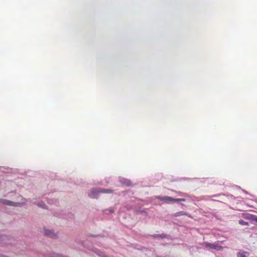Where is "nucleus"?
<instances>
[{
	"label": "nucleus",
	"instance_id": "3",
	"mask_svg": "<svg viewBox=\"0 0 257 257\" xmlns=\"http://www.w3.org/2000/svg\"><path fill=\"white\" fill-rule=\"evenodd\" d=\"M203 244L206 247L213 248L217 250H222L223 248L222 246L218 245L217 243H210L208 242H204Z\"/></svg>",
	"mask_w": 257,
	"mask_h": 257
},
{
	"label": "nucleus",
	"instance_id": "10",
	"mask_svg": "<svg viewBox=\"0 0 257 257\" xmlns=\"http://www.w3.org/2000/svg\"><path fill=\"white\" fill-rule=\"evenodd\" d=\"M50 257H64V256H62L61 255H59V254H58L54 253Z\"/></svg>",
	"mask_w": 257,
	"mask_h": 257
},
{
	"label": "nucleus",
	"instance_id": "5",
	"mask_svg": "<svg viewBox=\"0 0 257 257\" xmlns=\"http://www.w3.org/2000/svg\"><path fill=\"white\" fill-rule=\"evenodd\" d=\"M44 233L45 235L51 238H55L57 236V234L50 230L45 229Z\"/></svg>",
	"mask_w": 257,
	"mask_h": 257
},
{
	"label": "nucleus",
	"instance_id": "1",
	"mask_svg": "<svg viewBox=\"0 0 257 257\" xmlns=\"http://www.w3.org/2000/svg\"><path fill=\"white\" fill-rule=\"evenodd\" d=\"M157 198L161 201H165L167 203L176 202H185L186 200L184 198L175 199L169 196H158Z\"/></svg>",
	"mask_w": 257,
	"mask_h": 257
},
{
	"label": "nucleus",
	"instance_id": "2",
	"mask_svg": "<svg viewBox=\"0 0 257 257\" xmlns=\"http://www.w3.org/2000/svg\"><path fill=\"white\" fill-rule=\"evenodd\" d=\"M112 191L108 189H102L97 190L96 189H94L91 190L89 194V196L91 198H94L97 197V195L99 193H110Z\"/></svg>",
	"mask_w": 257,
	"mask_h": 257
},
{
	"label": "nucleus",
	"instance_id": "4",
	"mask_svg": "<svg viewBox=\"0 0 257 257\" xmlns=\"http://www.w3.org/2000/svg\"><path fill=\"white\" fill-rule=\"evenodd\" d=\"M44 233L45 235L51 238H55L57 236V234L50 230L45 229Z\"/></svg>",
	"mask_w": 257,
	"mask_h": 257
},
{
	"label": "nucleus",
	"instance_id": "6",
	"mask_svg": "<svg viewBox=\"0 0 257 257\" xmlns=\"http://www.w3.org/2000/svg\"><path fill=\"white\" fill-rule=\"evenodd\" d=\"M2 202L9 206H17L19 203H15L7 200H3Z\"/></svg>",
	"mask_w": 257,
	"mask_h": 257
},
{
	"label": "nucleus",
	"instance_id": "11",
	"mask_svg": "<svg viewBox=\"0 0 257 257\" xmlns=\"http://www.w3.org/2000/svg\"><path fill=\"white\" fill-rule=\"evenodd\" d=\"M39 206L42 207H43V208H44V206H45V204L42 203V204H40Z\"/></svg>",
	"mask_w": 257,
	"mask_h": 257
},
{
	"label": "nucleus",
	"instance_id": "7",
	"mask_svg": "<svg viewBox=\"0 0 257 257\" xmlns=\"http://www.w3.org/2000/svg\"><path fill=\"white\" fill-rule=\"evenodd\" d=\"M237 257H248L249 255V253L247 251H244L242 252H238Z\"/></svg>",
	"mask_w": 257,
	"mask_h": 257
},
{
	"label": "nucleus",
	"instance_id": "9",
	"mask_svg": "<svg viewBox=\"0 0 257 257\" xmlns=\"http://www.w3.org/2000/svg\"><path fill=\"white\" fill-rule=\"evenodd\" d=\"M239 223L242 225H247L248 224V222L244 221L243 220H240L239 221Z\"/></svg>",
	"mask_w": 257,
	"mask_h": 257
},
{
	"label": "nucleus",
	"instance_id": "8",
	"mask_svg": "<svg viewBox=\"0 0 257 257\" xmlns=\"http://www.w3.org/2000/svg\"><path fill=\"white\" fill-rule=\"evenodd\" d=\"M182 215H187V213L182 211L178 212L175 213L174 215V216L175 217H178V216H182Z\"/></svg>",
	"mask_w": 257,
	"mask_h": 257
},
{
	"label": "nucleus",
	"instance_id": "12",
	"mask_svg": "<svg viewBox=\"0 0 257 257\" xmlns=\"http://www.w3.org/2000/svg\"><path fill=\"white\" fill-rule=\"evenodd\" d=\"M179 194H180V195H182V196H185V194H183V193H181V192H179Z\"/></svg>",
	"mask_w": 257,
	"mask_h": 257
}]
</instances>
